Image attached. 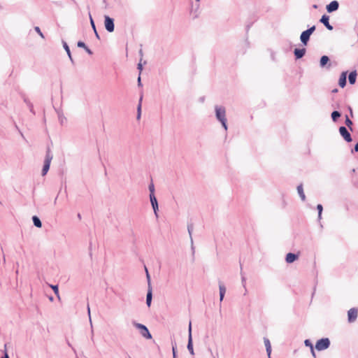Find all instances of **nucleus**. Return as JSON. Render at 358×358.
Listing matches in <instances>:
<instances>
[{
	"label": "nucleus",
	"mask_w": 358,
	"mask_h": 358,
	"mask_svg": "<svg viewBox=\"0 0 358 358\" xmlns=\"http://www.w3.org/2000/svg\"><path fill=\"white\" fill-rule=\"evenodd\" d=\"M356 78H357V72L356 71H352L350 73L348 76L349 83L350 84H355L356 82Z\"/></svg>",
	"instance_id": "6ab92c4d"
},
{
	"label": "nucleus",
	"mask_w": 358,
	"mask_h": 358,
	"mask_svg": "<svg viewBox=\"0 0 358 358\" xmlns=\"http://www.w3.org/2000/svg\"><path fill=\"white\" fill-rule=\"evenodd\" d=\"M129 358H131V357H129Z\"/></svg>",
	"instance_id": "680f3d73"
},
{
	"label": "nucleus",
	"mask_w": 358,
	"mask_h": 358,
	"mask_svg": "<svg viewBox=\"0 0 358 358\" xmlns=\"http://www.w3.org/2000/svg\"><path fill=\"white\" fill-rule=\"evenodd\" d=\"M304 344H305L306 346L310 347V348H313V345L311 341L309 339L305 340Z\"/></svg>",
	"instance_id": "f704fd0d"
},
{
	"label": "nucleus",
	"mask_w": 358,
	"mask_h": 358,
	"mask_svg": "<svg viewBox=\"0 0 358 358\" xmlns=\"http://www.w3.org/2000/svg\"><path fill=\"white\" fill-rule=\"evenodd\" d=\"M329 17L327 15H323L320 20V22L322 23L328 30H333V27L329 22Z\"/></svg>",
	"instance_id": "9d476101"
},
{
	"label": "nucleus",
	"mask_w": 358,
	"mask_h": 358,
	"mask_svg": "<svg viewBox=\"0 0 358 358\" xmlns=\"http://www.w3.org/2000/svg\"><path fill=\"white\" fill-rule=\"evenodd\" d=\"M52 159V155L50 152V149H48L46 152V156L45 159V162L50 163Z\"/></svg>",
	"instance_id": "a878e982"
},
{
	"label": "nucleus",
	"mask_w": 358,
	"mask_h": 358,
	"mask_svg": "<svg viewBox=\"0 0 358 358\" xmlns=\"http://www.w3.org/2000/svg\"><path fill=\"white\" fill-rule=\"evenodd\" d=\"M241 280H242L243 286L245 288V284H246V282H245V281H246L245 277L242 275Z\"/></svg>",
	"instance_id": "a19ab883"
},
{
	"label": "nucleus",
	"mask_w": 358,
	"mask_h": 358,
	"mask_svg": "<svg viewBox=\"0 0 358 358\" xmlns=\"http://www.w3.org/2000/svg\"><path fill=\"white\" fill-rule=\"evenodd\" d=\"M349 110H350V115H351V117H352L353 116L352 110L350 107L349 108Z\"/></svg>",
	"instance_id": "8fccbe9b"
},
{
	"label": "nucleus",
	"mask_w": 358,
	"mask_h": 358,
	"mask_svg": "<svg viewBox=\"0 0 358 358\" xmlns=\"http://www.w3.org/2000/svg\"><path fill=\"white\" fill-rule=\"evenodd\" d=\"M138 69L141 71L143 70V66H142V64L140 62L138 63Z\"/></svg>",
	"instance_id": "49530a36"
},
{
	"label": "nucleus",
	"mask_w": 358,
	"mask_h": 358,
	"mask_svg": "<svg viewBox=\"0 0 358 358\" xmlns=\"http://www.w3.org/2000/svg\"><path fill=\"white\" fill-rule=\"evenodd\" d=\"M50 163L44 162L43 167L42 169V176L46 175V173H48V171L50 169Z\"/></svg>",
	"instance_id": "393cba45"
},
{
	"label": "nucleus",
	"mask_w": 358,
	"mask_h": 358,
	"mask_svg": "<svg viewBox=\"0 0 358 358\" xmlns=\"http://www.w3.org/2000/svg\"><path fill=\"white\" fill-rule=\"evenodd\" d=\"M247 292V289H245L244 294L245 295Z\"/></svg>",
	"instance_id": "4d7b16f0"
},
{
	"label": "nucleus",
	"mask_w": 358,
	"mask_h": 358,
	"mask_svg": "<svg viewBox=\"0 0 358 358\" xmlns=\"http://www.w3.org/2000/svg\"><path fill=\"white\" fill-rule=\"evenodd\" d=\"M187 350L192 355H194L193 343H192V322H189L188 327V343H187Z\"/></svg>",
	"instance_id": "20e7f679"
},
{
	"label": "nucleus",
	"mask_w": 358,
	"mask_h": 358,
	"mask_svg": "<svg viewBox=\"0 0 358 358\" xmlns=\"http://www.w3.org/2000/svg\"><path fill=\"white\" fill-rule=\"evenodd\" d=\"M87 312H88V315H89V318H90V322L91 327H92V322L91 315H90V308L89 305L87 306Z\"/></svg>",
	"instance_id": "ea45409f"
},
{
	"label": "nucleus",
	"mask_w": 358,
	"mask_h": 358,
	"mask_svg": "<svg viewBox=\"0 0 358 358\" xmlns=\"http://www.w3.org/2000/svg\"><path fill=\"white\" fill-rule=\"evenodd\" d=\"M3 261L4 262H6L5 256H3Z\"/></svg>",
	"instance_id": "5fc2aeb1"
},
{
	"label": "nucleus",
	"mask_w": 358,
	"mask_h": 358,
	"mask_svg": "<svg viewBox=\"0 0 358 358\" xmlns=\"http://www.w3.org/2000/svg\"><path fill=\"white\" fill-rule=\"evenodd\" d=\"M310 35L306 31H304L301 33V34L300 36V39H301V43L304 45H307V43L310 39Z\"/></svg>",
	"instance_id": "9b49d317"
},
{
	"label": "nucleus",
	"mask_w": 358,
	"mask_h": 358,
	"mask_svg": "<svg viewBox=\"0 0 358 358\" xmlns=\"http://www.w3.org/2000/svg\"><path fill=\"white\" fill-rule=\"evenodd\" d=\"M24 103L27 104V106H29V103H32L27 98L24 97Z\"/></svg>",
	"instance_id": "37998d69"
},
{
	"label": "nucleus",
	"mask_w": 358,
	"mask_h": 358,
	"mask_svg": "<svg viewBox=\"0 0 358 358\" xmlns=\"http://www.w3.org/2000/svg\"><path fill=\"white\" fill-rule=\"evenodd\" d=\"M150 203L152 206L154 213H155V215L157 217V211H158L159 207H158V202H157L155 195V194L150 195Z\"/></svg>",
	"instance_id": "6e6552de"
},
{
	"label": "nucleus",
	"mask_w": 358,
	"mask_h": 358,
	"mask_svg": "<svg viewBox=\"0 0 358 358\" xmlns=\"http://www.w3.org/2000/svg\"><path fill=\"white\" fill-rule=\"evenodd\" d=\"M132 325L139 330L140 334L146 339H151L152 335L150 333L148 329L144 324L138 323L136 321H132Z\"/></svg>",
	"instance_id": "f03ea898"
},
{
	"label": "nucleus",
	"mask_w": 358,
	"mask_h": 358,
	"mask_svg": "<svg viewBox=\"0 0 358 358\" xmlns=\"http://www.w3.org/2000/svg\"><path fill=\"white\" fill-rule=\"evenodd\" d=\"M345 124L352 131V122L350 120L348 115L345 116Z\"/></svg>",
	"instance_id": "c85d7f7f"
},
{
	"label": "nucleus",
	"mask_w": 358,
	"mask_h": 358,
	"mask_svg": "<svg viewBox=\"0 0 358 358\" xmlns=\"http://www.w3.org/2000/svg\"><path fill=\"white\" fill-rule=\"evenodd\" d=\"M142 100H143V94H141L140 96L139 102H138V105L137 107V119H140V117H141Z\"/></svg>",
	"instance_id": "5701e85b"
},
{
	"label": "nucleus",
	"mask_w": 358,
	"mask_h": 358,
	"mask_svg": "<svg viewBox=\"0 0 358 358\" xmlns=\"http://www.w3.org/2000/svg\"><path fill=\"white\" fill-rule=\"evenodd\" d=\"M358 315V310L355 308H350L348 312V322L352 323L354 322L357 318Z\"/></svg>",
	"instance_id": "423d86ee"
},
{
	"label": "nucleus",
	"mask_w": 358,
	"mask_h": 358,
	"mask_svg": "<svg viewBox=\"0 0 358 358\" xmlns=\"http://www.w3.org/2000/svg\"><path fill=\"white\" fill-rule=\"evenodd\" d=\"M77 45H78V47L82 48H85L87 46L85 45V43L84 42H83V41H78V43H77Z\"/></svg>",
	"instance_id": "4c0bfd02"
},
{
	"label": "nucleus",
	"mask_w": 358,
	"mask_h": 358,
	"mask_svg": "<svg viewBox=\"0 0 358 358\" xmlns=\"http://www.w3.org/2000/svg\"><path fill=\"white\" fill-rule=\"evenodd\" d=\"M57 200V197L55 198L54 203H56V201Z\"/></svg>",
	"instance_id": "6e6d98bb"
},
{
	"label": "nucleus",
	"mask_w": 358,
	"mask_h": 358,
	"mask_svg": "<svg viewBox=\"0 0 358 358\" xmlns=\"http://www.w3.org/2000/svg\"><path fill=\"white\" fill-rule=\"evenodd\" d=\"M35 31L39 34V36L41 37V38H44V35L41 32L40 28L38 27H35L34 28Z\"/></svg>",
	"instance_id": "c9c22d12"
},
{
	"label": "nucleus",
	"mask_w": 358,
	"mask_h": 358,
	"mask_svg": "<svg viewBox=\"0 0 358 358\" xmlns=\"http://www.w3.org/2000/svg\"><path fill=\"white\" fill-rule=\"evenodd\" d=\"M29 108V110L31 113L33 114H35V111L34 110V106L32 103H29V106H28Z\"/></svg>",
	"instance_id": "58836bf2"
},
{
	"label": "nucleus",
	"mask_w": 358,
	"mask_h": 358,
	"mask_svg": "<svg viewBox=\"0 0 358 358\" xmlns=\"http://www.w3.org/2000/svg\"><path fill=\"white\" fill-rule=\"evenodd\" d=\"M49 299H50V301H53V297H52V296H50V297L49 298Z\"/></svg>",
	"instance_id": "603ef678"
},
{
	"label": "nucleus",
	"mask_w": 358,
	"mask_h": 358,
	"mask_svg": "<svg viewBox=\"0 0 358 358\" xmlns=\"http://www.w3.org/2000/svg\"><path fill=\"white\" fill-rule=\"evenodd\" d=\"M148 189L150 191V195L155 194V186L153 183L149 185Z\"/></svg>",
	"instance_id": "473e14b6"
},
{
	"label": "nucleus",
	"mask_w": 358,
	"mask_h": 358,
	"mask_svg": "<svg viewBox=\"0 0 358 358\" xmlns=\"http://www.w3.org/2000/svg\"><path fill=\"white\" fill-rule=\"evenodd\" d=\"M298 257L299 256L297 255L289 252L286 255L285 260L287 263L290 264L296 261Z\"/></svg>",
	"instance_id": "ddd939ff"
},
{
	"label": "nucleus",
	"mask_w": 358,
	"mask_h": 358,
	"mask_svg": "<svg viewBox=\"0 0 358 358\" xmlns=\"http://www.w3.org/2000/svg\"><path fill=\"white\" fill-rule=\"evenodd\" d=\"M310 351H311V353H312L313 356L315 357V350H314L313 348H310Z\"/></svg>",
	"instance_id": "09e8293b"
},
{
	"label": "nucleus",
	"mask_w": 358,
	"mask_h": 358,
	"mask_svg": "<svg viewBox=\"0 0 358 358\" xmlns=\"http://www.w3.org/2000/svg\"><path fill=\"white\" fill-rule=\"evenodd\" d=\"M84 49L89 55H92V52L87 46H86V48H85Z\"/></svg>",
	"instance_id": "79ce46f5"
},
{
	"label": "nucleus",
	"mask_w": 358,
	"mask_h": 358,
	"mask_svg": "<svg viewBox=\"0 0 358 358\" xmlns=\"http://www.w3.org/2000/svg\"><path fill=\"white\" fill-rule=\"evenodd\" d=\"M176 346H173L172 347V351H173V358H176Z\"/></svg>",
	"instance_id": "a18cd8bd"
},
{
	"label": "nucleus",
	"mask_w": 358,
	"mask_h": 358,
	"mask_svg": "<svg viewBox=\"0 0 358 358\" xmlns=\"http://www.w3.org/2000/svg\"><path fill=\"white\" fill-rule=\"evenodd\" d=\"M329 61V58L327 56H326V55L322 56L320 58V67H322V68L324 67L327 64Z\"/></svg>",
	"instance_id": "412c9836"
},
{
	"label": "nucleus",
	"mask_w": 358,
	"mask_h": 358,
	"mask_svg": "<svg viewBox=\"0 0 358 358\" xmlns=\"http://www.w3.org/2000/svg\"><path fill=\"white\" fill-rule=\"evenodd\" d=\"M317 209L318 210V218L321 219L322 212V210H323V207H322V206L321 204H318L317 206Z\"/></svg>",
	"instance_id": "2f4dec72"
},
{
	"label": "nucleus",
	"mask_w": 358,
	"mask_h": 358,
	"mask_svg": "<svg viewBox=\"0 0 358 358\" xmlns=\"http://www.w3.org/2000/svg\"><path fill=\"white\" fill-rule=\"evenodd\" d=\"M152 299V287H149L146 296V304L148 307L150 306Z\"/></svg>",
	"instance_id": "f3484780"
},
{
	"label": "nucleus",
	"mask_w": 358,
	"mask_h": 358,
	"mask_svg": "<svg viewBox=\"0 0 358 358\" xmlns=\"http://www.w3.org/2000/svg\"><path fill=\"white\" fill-rule=\"evenodd\" d=\"M139 53H140V55H143V51H142V50H140Z\"/></svg>",
	"instance_id": "864d4df0"
},
{
	"label": "nucleus",
	"mask_w": 358,
	"mask_h": 358,
	"mask_svg": "<svg viewBox=\"0 0 358 358\" xmlns=\"http://www.w3.org/2000/svg\"><path fill=\"white\" fill-rule=\"evenodd\" d=\"M298 194L303 201L306 200V195L303 192V185L301 184L297 187Z\"/></svg>",
	"instance_id": "a211bd4d"
},
{
	"label": "nucleus",
	"mask_w": 358,
	"mask_h": 358,
	"mask_svg": "<svg viewBox=\"0 0 358 358\" xmlns=\"http://www.w3.org/2000/svg\"><path fill=\"white\" fill-rule=\"evenodd\" d=\"M341 115V113L337 111V110H334L331 113V119L334 122H336L338 118L340 117Z\"/></svg>",
	"instance_id": "b1692460"
},
{
	"label": "nucleus",
	"mask_w": 358,
	"mask_h": 358,
	"mask_svg": "<svg viewBox=\"0 0 358 358\" xmlns=\"http://www.w3.org/2000/svg\"><path fill=\"white\" fill-rule=\"evenodd\" d=\"M138 85L141 86V76H139L138 78Z\"/></svg>",
	"instance_id": "de8ad7c7"
},
{
	"label": "nucleus",
	"mask_w": 358,
	"mask_h": 358,
	"mask_svg": "<svg viewBox=\"0 0 358 358\" xmlns=\"http://www.w3.org/2000/svg\"><path fill=\"white\" fill-rule=\"evenodd\" d=\"M306 52V50L305 48H296L294 51V53L296 59H301L305 55Z\"/></svg>",
	"instance_id": "f8f14e48"
},
{
	"label": "nucleus",
	"mask_w": 358,
	"mask_h": 358,
	"mask_svg": "<svg viewBox=\"0 0 358 358\" xmlns=\"http://www.w3.org/2000/svg\"><path fill=\"white\" fill-rule=\"evenodd\" d=\"M215 113L216 119L222 124L224 130L227 131L228 127L225 108L222 106L216 105L215 106Z\"/></svg>",
	"instance_id": "f257e3e1"
},
{
	"label": "nucleus",
	"mask_w": 358,
	"mask_h": 358,
	"mask_svg": "<svg viewBox=\"0 0 358 358\" xmlns=\"http://www.w3.org/2000/svg\"><path fill=\"white\" fill-rule=\"evenodd\" d=\"M196 1H199L200 0H196Z\"/></svg>",
	"instance_id": "052dcab7"
},
{
	"label": "nucleus",
	"mask_w": 358,
	"mask_h": 358,
	"mask_svg": "<svg viewBox=\"0 0 358 358\" xmlns=\"http://www.w3.org/2000/svg\"><path fill=\"white\" fill-rule=\"evenodd\" d=\"M347 72H343L340 76L338 84L341 87H344L346 85Z\"/></svg>",
	"instance_id": "4468645a"
},
{
	"label": "nucleus",
	"mask_w": 358,
	"mask_h": 358,
	"mask_svg": "<svg viewBox=\"0 0 358 358\" xmlns=\"http://www.w3.org/2000/svg\"><path fill=\"white\" fill-rule=\"evenodd\" d=\"M219 290H220V301L221 302V301H222V300L224 297V294L226 293V287L221 282L219 283Z\"/></svg>",
	"instance_id": "2eb2a0df"
},
{
	"label": "nucleus",
	"mask_w": 358,
	"mask_h": 358,
	"mask_svg": "<svg viewBox=\"0 0 358 358\" xmlns=\"http://www.w3.org/2000/svg\"><path fill=\"white\" fill-rule=\"evenodd\" d=\"M339 132H340V134L343 137V138L347 141V142H351L352 141V137H351V135L349 133V131H348V129H346V127L342 126L339 128Z\"/></svg>",
	"instance_id": "0eeeda50"
},
{
	"label": "nucleus",
	"mask_w": 358,
	"mask_h": 358,
	"mask_svg": "<svg viewBox=\"0 0 358 358\" xmlns=\"http://www.w3.org/2000/svg\"><path fill=\"white\" fill-rule=\"evenodd\" d=\"M330 345V341L327 338H321L318 340L315 345V348L319 350H324L327 349Z\"/></svg>",
	"instance_id": "7ed1b4c3"
},
{
	"label": "nucleus",
	"mask_w": 358,
	"mask_h": 358,
	"mask_svg": "<svg viewBox=\"0 0 358 358\" xmlns=\"http://www.w3.org/2000/svg\"><path fill=\"white\" fill-rule=\"evenodd\" d=\"M1 358H9V357H8V354H7V353H6V354L4 355V356H3V357H2Z\"/></svg>",
	"instance_id": "3c124183"
},
{
	"label": "nucleus",
	"mask_w": 358,
	"mask_h": 358,
	"mask_svg": "<svg viewBox=\"0 0 358 358\" xmlns=\"http://www.w3.org/2000/svg\"><path fill=\"white\" fill-rule=\"evenodd\" d=\"M50 287L53 289L55 294L57 296V297L59 299V288L58 285H50Z\"/></svg>",
	"instance_id": "7c9ffc66"
},
{
	"label": "nucleus",
	"mask_w": 358,
	"mask_h": 358,
	"mask_svg": "<svg viewBox=\"0 0 358 358\" xmlns=\"http://www.w3.org/2000/svg\"><path fill=\"white\" fill-rule=\"evenodd\" d=\"M315 30V26H313L311 27H310L309 29H308L307 30H306L310 35H311L314 31Z\"/></svg>",
	"instance_id": "e433bc0d"
},
{
	"label": "nucleus",
	"mask_w": 358,
	"mask_h": 358,
	"mask_svg": "<svg viewBox=\"0 0 358 358\" xmlns=\"http://www.w3.org/2000/svg\"><path fill=\"white\" fill-rule=\"evenodd\" d=\"M358 152V143L355 144L354 149L352 150V152Z\"/></svg>",
	"instance_id": "c03bdc74"
},
{
	"label": "nucleus",
	"mask_w": 358,
	"mask_h": 358,
	"mask_svg": "<svg viewBox=\"0 0 358 358\" xmlns=\"http://www.w3.org/2000/svg\"><path fill=\"white\" fill-rule=\"evenodd\" d=\"M103 2L106 3V0H103Z\"/></svg>",
	"instance_id": "bf43d9fd"
},
{
	"label": "nucleus",
	"mask_w": 358,
	"mask_h": 358,
	"mask_svg": "<svg viewBox=\"0 0 358 358\" xmlns=\"http://www.w3.org/2000/svg\"><path fill=\"white\" fill-rule=\"evenodd\" d=\"M339 3L337 1H332L327 6V10L328 13H332L338 9Z\"/></svg>",
	"instance_id": "1a4fd4ad"
},
{
	"label": "nucleus",
	"mask_w": 358,
	"mask_h": 358,
	"mask_svg": "<svg viewBox=\"0 0 358 358\" xmlns=\"http://www.w3.org/2000/svg\"><path fill=\"white\" fill-rule=\"evenodd\" d=\"M58 118L61 124H63L64 122L66 120L65 117L64 116L63 113L61 111H57Z\"/></svg>",
	"instance_id": "c756f323"
},
{
	"label": "nucleus",
	"mask_w": 358,
	"mask_h": 358,
	"mask_svg": "<svg viewBox=\"0 0 358 358\" xmlns=\"http://www.w3.org/2000/svg\"><path fill=\"white\" fill-rule=\"evenodd\" d=\"M193 229H194V227H193L192 224H188L187 230H188V233L189 234L190 241H191L192 244L193 243V238H192V233Z\"/></svg>",
	"instance_id": "cd10ccee"
},
{
	"label": "nucleus",
	"mask_w": 358,
	"mask_h": 358,
	"mask_svg": "<svg viewBox=\"0 0 358 358\" xmlns=\"http://www.w3.org/2000/svg\"><path fill=\"white\" fill-rule=\"evenodd\" d=\"M264 345L266 347V350L267 355H268V357H270V355L271 353V345L270 341L267 338H264Z\"/></svg>",
	"instance_id": "dca6fc26"
},
{
	"label": "nucleus",
	"mask_w": 358,
	"mask_h": 358,
	"mask_svg": "<svg viewBox=\"0 0 358 358\" xmlns=\"http://www.w3.org/2000/svg\"><path fill=\"white\" fill-rule=\"evenodd\" d=\"M32 220H33L34 226H36L38 228L41 227V226H42L41 221L37 216H36V215L33 216Z\"/></svg>",
	"instance_id": "4be33fe9"
},
{
	"label": "nucleus",
	"mask_w": 358,
	"mask_h": 358,
	"mask_svg": "<svg viewBox=\"0 0 358 358\" xmlns=\"http://www.w3.org/2000/svg\"><path fill=\"white\" fill-rule=\"evenodd\" d=\"M90 24H91L92 27V29H93V30H94V31L95 36H96V37L98 39H99V38H99V34H98V32H97V31H96V27H95V24H94V20H93V19H92V16H91V15L90 16Z\"/></svg>",
	"instance_id": "bb28decb"
},
{
	"label": "nucleus",
	"mask_w": 358,
	"mask_h": 358,
	"mask_svg": "<svg viewBox=\"0 0 358 358\" xmlns=\"http://www.w3.org/2000/svg\"><path fill=\"white\" fill-rule=\"evenodd\" d=\"M145 271H146V278H147V280H148V288L149 287H151V285H150V276L149 275V273H148V271L147 269V268L145 267Z\"/></svg>",
	"instance_id": "72a5a7b5"
},
{
	"label": "nucleus",
	"mask_w": 358,
	"mask_h": 358,
	"mask_svg": "<svg viewBox=\"0 0 358 358\" xmlns=\"http://www.w3.org/2000/svg\"><path fill=\"white\" fill-rule=\"evenodd\" d=\"M104 25L108 32H113L115 29L114 20L108 15L104 16Z\"/></svg>",
	"instance_id": "39448f33"
},
{
	"label": "nucleus",
	"mask_w": 358,
	"mask_h": 358,
	"mask_svg": "<svg viewBox=\"0 0 358 358\" xmlns=\"http://www.w3.org/2000/svg\"><path fill=\"white\" fill-rule=\"evenodd\" d=\"M62 44H63V47L64 48V50H66L71 62L73 63V59L71 57V51H70V49H69V45H67L66 42L64 41H62Z\"/></svg>",
	"instance_id": "aec40b11"
},
{
	"label": "nucleus",
	"mask_w": 358,
	"mask_h": 358,
	"mask_svg": "<svg viewBox=\"0 0 358 358\" xmlns=\"http://www.w3.org/2000/svg\"><path fill=\"white\" fill-rule=\"evenodd\" d=\"M78 217L80 218V214L78 215Z\"/></svg>",
	"instance_id": "13d9d810"
}]
</instances>
